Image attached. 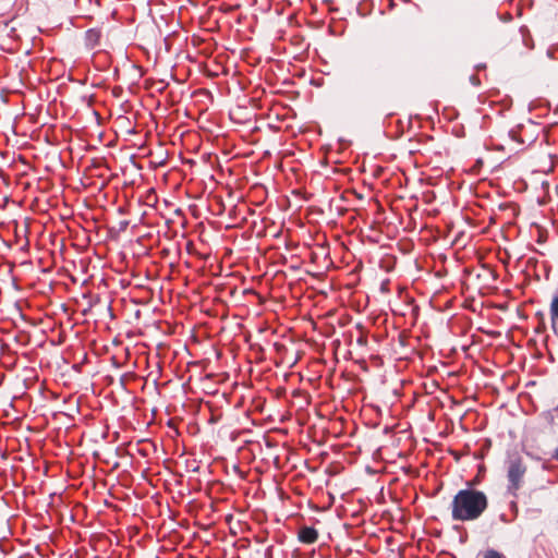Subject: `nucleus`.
Returning <instances> with one entry per match:
<instances>
[{
  "label": "nucleus",
  "mask_w": 558,
  "mask_h": 558,
  "mask_svg": "<svg viewBox=\"0 0 558 558\" xmlns=\"http://www.w3.org/2000/svg\"><path fill=\"white\" fill-rule=\"evenodd\" d=\"M510 136H511L513 140L518 141V140H517V136H515V132H514V131H511V132H510Z\"/></svg>",
  "instance_id": "obj_6"
},
{
  "label": "nucleus",
  "mask_w": 558,
  "mask_h": 558,
  "mask_svg": "<svg viewBox=\"0 0 558 558\" xmlns=\"http://www.w3.org/2000/svg\"><path fill=\"white\" fill-rule=\"evenodd\" d=\"M298 538L303 544H314L318 538V532L313 526H303L298 533Z\"/></svg>",
  "instance_id": "obj_3"
},
{
  "label": "nucleus",
  "mask_w": 558,
  "mask_h": 558,
  "mask_svg": "<svg viewBox=\"0 0 558 558\" xmlns=\"http://www.w3.org/2000/svg\"><path fill=\"white\" fill-rule=\"evenodd\" d=\"M526 472V466L520 456H511L507 461V478H508V493L517 496L518 490L522 487L523 478Z\"/></svg>",
  "instance_id": "obj_2"
},
{
  "label": "nucleus",
  "mask_w": 558,
  "mask_h": 558,
  "mask_svg": "<svg viewBox=\"0 0 558 558\" xmlns=\"http://www.w3.org/2000/svg\"><path fill=\"white\" fill-rule=\"evenodd\" d=\"M484 558H505L499 551L495 549H487L484 554Z\"/></svg>",
  "instance_id": "obj_5"
},
{
  "label": "nucleus",
  "mask_w": 558,
  "mask_h": 558,
  "mask_svg": "<svg viewBox=\"0 0 558 558\" xmlns=\"http://www.w3.org/2000/svg\"><path fill=\"white\" fill-rule=\"evenodd\" d=\"M557 459H558V451H557V454H556Z\"/></svg>",
  "instance_id": "obj_7"
},
{
  "label": "nucleus",
  "mask_w": 558,
  "mask_h": 558,
  "mask_svg": "<svg viewBox=\"0 0 558 558\" xmlns=\"http://www.w3.org/2000/svg\"><path fill=\"white\" fill-rule=\"evenodd\" d=\"M85 45L89 49H94L99 46L101 39V32L97 28H89L85 32Z\"/></svg>",
  "instance_id": "obj_4"
},
{
  "label": "nucleus",
  "mask_w": 558,
  "mask_h": 558,
  "mask_svg": "<svg viewBox=\"0 0 558 558\" xmlns=\"http://www.w3.org/2000/svg\"><path fill=\"white\" fill-rule=\"evenodd\" d=\"M488 498L482 490L473 487L460 489L451 501V518L454 521H475L487 509Z\"/></svg>",
  "instance_id": "obj_1"
},
{
  "label": "nucleus",
  "mask_w": 558,
  "mask_h": 558,
  "mask_svg": "<svg viewBox=\"0 0 558 558\" xmlns=\"http://www.w3.org/2000/svg\"><path fill=\"white\" fill-rule=\"evenodd\" d=\"M556 410L558 411V404H557V408H556Z\"/></svg>",
  "instance_id": "obj_8"
}]
</instances>
